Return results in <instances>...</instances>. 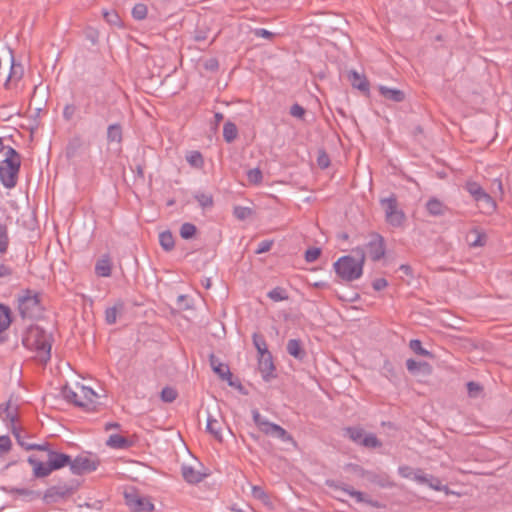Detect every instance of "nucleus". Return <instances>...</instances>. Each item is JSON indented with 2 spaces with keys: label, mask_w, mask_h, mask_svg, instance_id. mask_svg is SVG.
<instances>
[{
  "label": "nucleus",
  "mask_w": 512,
  "mask_h": 512,
  "mask_svg": "<svg viewBox=\"0 0 512 512\" xmlns=\"http://www.w3.org/2000/svg\"><path fill=\"white\" fill-rule=\"evenodd\" d=\"M41 451L46 452L45 460L37 459L35 456H29L27 461L33 467V475L36 478L49 476L53 471L69 466L71 456L57 452L50 448L47 442V448Z\"/></svg>",
  "instance_id": "f257e3e1"
},
{
  "label": "nucleus",
  "mask_w": 512,
  "mask_h": 512,
  "mask_svg": "<svg viewBox=\"0 0 512 512\" xmlns=\"http://www.w3.org/2000/svg\"><path fill=\"white\" fill-rule=\"evenodd\" d=\"M353 252L358 259L350 255L340 257L334 264V270L343 281L352 282L359 279L363 274L366 252L364 247H356Z\"/></svg>",
  "instance_id": "f03ea898"
},
{
  "label": "nucleus",
  "mask_w": 512,
  "mask_h": 512,
  "mask_svg": "<svg viewBox=\"0 0 512 512\" xmlns=\"http://www.w3.org/2000/svg\"><path fill=\"white\" fill-rule=\"evenodd\" d=\"M79 388L80 393L66 385L62 388L61 394L67 402L73 403L81 408H86L87 410L93 409L96 404V399L98 398L97 393L87 386L82 385Z\"/></svg>",
  "instance_id": "7ed1b4c3"
},
{
  "label": "nucleus",
  "mask_w": 512,
  "mask_h": 512,
  "mask_svg": "<svg viewBox=\"0 0 512 512\" xmlns=\"http://www.w3.org/2000/svg\"><path fill=\"white\" fill-rule=\"evenodd\" d=\"M18 310L22 318H33L41 312L39 294L26 289L18 296Z\"/></svg>",
  "instance_id": "20e7f679"
},
{
  "label": "nucleus",
  "mask_w": 512,
  "mask_h": 512,
  "mask_svg": "<svg viewBox=\"0 0 512 512\" xmlns=\"http://www.w3.org/2000/svg\"><path fill=\"white\" fill-rule=\"evenodd\" d=\"M380 203L384 209L387 223L393 227H400L405 221V214L398 207L396 195L391 194L389 197L381 199Z\"/></svg>",
  "instance_id": "39448f33"
},
{
  "label": "nucleus",
  "mask_w": 512,
  "mask_h": 512,
  "mask_svg": "<svg viewBox=\"0 0 512 512\" xmlns=\"http://www.w3.org/2000/svg\"><path fill=\"white\" fill-rule=\"evenodd\" d=\"M20 167L19 162H0V181L5 188L12 189L17 185Z\"/></svg>",
  "instance_id": "423d86ee"
},
{
  "label": "nucleus",
  "mask_w": 512,
  "mask_h": 512,
  "mask_svg": "<svg viewBox=\"0 0 512 512\" xmlns=\"http://www.w3.org/2000/svg\"><path fill=\"white\" fill-rule=\"evenodd\" d=\"M77 489V484L72 482L71 484L64 483L59 485H54L49 487L44 495L43 500L46 503H54L59 501L60 499H63L67 496H70L74 493V491Z\"/></svg>",
  "instance_id": "0eeeda50"
},
{
  "label": "nucleus",
  "mask_w": 512,
  "mask_h": 512,
  "mask_svg": "<svg viewBox=\"0 0 512 512\" xmlns=\"http://www.w3.org/2000/svg\"><path fill=\"white\" fill-rule=\"evenodd\" d=\"M367 250L369 258L377 262L381 260L386 253V245L383 236L378 233H371L369 235V241L365 245L364 250Z\"/></svg>",
  "instance_id": "6e6552de"
},
{
  "label": "nucleus",
  "mask_w": 512,
  "mask_h": 512,
  "mask_svg": "<svg viewBox=\"0 0 512 512\" xmlns=\"http://www.w3.org/2000/svg\"><path fill=\"white\" fill-rule=\"evenodd\" d=\"M99 465V461L88 456L78 455L74 459L71 458L69 468L72 474L82 475L95 471Z\"/></svg>",
  "instance_id": "1a4fd4ad"
},
{
  "label": "nucleus",
  "mask_w": 512,
  "mask_h": 512,
  "mask_svg": "<svg viewBox=\"0 0 512 512\" xmlns=\"http://www.w3.org/2000/svg\"><path fill=\"white\" fill-rule=\"evenodd\" d=\"M126 504L136 512H151L154 504L147 497H142L135 492L125 493Z\"/></svg>",
  "instance_id": "9d476101"
},
{
  "label": "nucleus",
  "mask_w": 512,
  "mask_h": 512,
  "mask_svg": "<svg viewBox=\"0 0 512 512\" xmlns=\"http://www.w3.org/2000/svg\"><path fill=\"white\" fill-rule=\"evenodd\" d=\"M414 480L419 484L429 486L435 491H444L446 494L449 493L448 487L443 485L439 478L426 474L421 469H416L414 472Z\"/></svg>",
  "instance_id": "9b49d317"
},
{
  "label": "nucleus",
  "mask_w": 512,
  "mask_h": 512,
  "mask_svg": "<svg viewBox=\"0 0 512 512\" xmlns=\"http://www.w3.org/2000/svg\"><path fill=\"white\" fill-rule=\"evenodd\" d=\"M209 362L212 370L222 379L228 381L230 386H235V383L232 381V373L230 372L229 367L226 364L220 362L219 358H217L214 354H211L209 357Z\"/></svg>",
  "instance_id": "f8f14e48"
},
{
  "label": "nucleus",
  "mask_w": 512,
  "mask_h": 512,
  "mask_svg": "<svg viewBox=\"0 0 512 512\" xmlns=\"http://www.w3.org/2000/svg\"><path fill=\"white\" fill-rule=\"evenodd\" d=\"M42 340H48L45 332L39 327L30 328L27 335L23 338L22 343L25 347L32 349L39 345Z\"/></svg>",
  "instance_id": "ddd939ff"
},
{
  "label": "nucleus",
  "mask_w": 512,
  "mask_h": 512,
  "mask_svg": "<svg viewBox=\"0 0 512 512\" xmlns=\"http://www.w3.org/2000/svg\"><path fill=\"white\" fill-rule=\"evenodd\" d=\"M258 368L264 380H268L275 370L273 358L270 352L258 355Z\"/></svg>",
  "instance_id": "4468645a"
},
{
  "label": "nucleus",
  "mask_w": 512,
  "mask_h": 512,
  "mask_svg": "<svg viewBox=\"0 0 512 512\" xmlns=\"http://www.w3.org/2000/svg\"><path fill=\"white\" fill-rule=\"evenodd\" d=\"M12 433L14 437L16 438L17 443L24 448L25 450H42L47 448V442L43 444H35L30 443L27 441V438H29L28 435H26L22 430L17 429L15 426L12 428Z\"/></svg>",
  "instance_id": "2eb2a0df"
},
{
  "label": "nucleus",
  "mask_w": 512,
  "mask_h": 512,
  "mask_svg": "<svg viewBox=\"0 0 512 512\" xmlns=\"http://www.w3.org/2000/svg\"><path fill=\"white\" fill-rule=\"evenodd\" d=\"M348 80L353 88L360 90L364 94L369 93L370 85L365 75L359 74L355 70H351L348 72Z\"/></svg>",
  "instance_id": "dca6fc26"
},
{
  "label": "nucleus",
  "mask_w": 512,
  "mask_h": 512,
  "mask_svg": "<svg viewBox=\"0 0 512 512\" xmlns=\"http://www.w3.org/2000/svg\"><path fill=\"white\" fill-rule=\"evenodd\" d=\"M289 355L299 361H303L307 357L302 341L300 339H290L286 346Z\"/></svg>",
  "instance_id": "f3484780"
},
{
  "label": "nucleus",
  "mask_w": 512,
  "mask_h": 512,
  "mask_svg": "<svg viewBox=\"0 0 512 512\" xmlns=\"http://www.w3.org/2000/svg\"><path fill=\"white\" fill-rule=\"evenodd\" d=\"M378 89L381 96H383L386 100L395 103H400L405 100V93L400 89L389 88L384 85H380Z\"/></svg>",
  "instance_id": "a211bd4d"
},
{
  "label": "nucleus",
  "mask_w": 512,
  "mask_h": 512,
  "mask_svg": "<svg viewBox=\"0 0 512 512\" xmlns=\"http://www.w3.org/2000/svg\"><path fill=\"white\" fill-rule=\"evenodd\" d=\"M266 435L275 437L280 439L283 442H294L293 437L289 434L283 427L278 424L270 423V425L265 429L264 432Z\"/></svg>",
  "instance_id": "6ab92c4d"
},
{
  "label": "nucleus",
  "mask_w": 512,
  "mask_h": 512,
  "mask_svg": "<svg viewBox=\"0 0 512 512\" xmlns=\"http://www.w3.org/2000/svg\"><path fill=\"white\" fill-rule=\"evenodd\" d=\"M181 474L184 480L189 484H197L201 482L204 478V474H201L199 471L195 470L192 466L182 465Z\"/></svg>",
  "instance_id": "aec40b11"
},
{
  "label": "nucleus",
  "mask_w": 512,
  "mask_h": 512,
  "mask_svg": "<svg viewBox=\"0 0 512 512\" xmlns=\"http://www.w3.org/2000/svg\"><path fill=\"white\" fill-rule=\"evenodd\" d=\"M106 445L113 449H128L132 446V441L120 434H112L106 441Z\"/></svg>",
  "instance_id": "412c9836"
},
{
  "label": "nucleus",
  "mask_w": 512,
  "mask_h": 512,
  "mask_svg": "<svg viewBox=\"0 0 512 512\" xmlns=\"http://www.w3.org/2000/svg\"><path fill=\"white\" fill-rule=\"evenodd\" d=\"M124 302L119 300L114 306L108 307L105 310V321L107 324L112 325L116 323L117 316L124 312Z\"/></svg>",
  "instance_id": "4be33fe9"
},
{
  "label": "nucleus",
  "mask_w": 512,
  "mask_h": 512,
  "mask_svg": "<svg viewBox=\"0 0 512 512\" xmlns=\"http://www.w3.org/2000/svg\"><path fill=\"white\" fill-rule=\"evenodd\" d=\"M112 264L108 255H104L95 264V273L99 277H109L111 275Z\"/></svg>",
  "instance_id": "5701e85b"
},
{
  "label": "nucleus",
  "mask_w": 512,
  "mask_h": 512,
  "mask_svg": "<svg viewBox=\"0 0 512 512\" xmlns=\"http://www.w3.org/2000/svg\"><path fill=\"white\" fill-rule=\"evenodd\" d=\"M31 350H35L37 353V358L40 362L46 363L50 360L51 357V344L49 340H42V342L32 348Z\"/></svg>",
  "instance_id": "b1692460"
},
{
  "label": "nucleus",
  "mask_w": 512,
  "mask_h": 512,
  "mask_svg": "<svg viewBox=\"0 0 512 512\" xmlns=\"http://www.w3.org/2000/svg\"><path fill=\"white\" fill-rule=\"evenodd\" d=\"M222 424L220 421L215 419L210 413L207 416L206 431L213 435L215 439L222 441Z\"/></svg>",
  "instance_id": "393cba45"
},
{
  "label": "nucleus",
  "mask_w": 512,
  "mask_h": 512,
  "mask_svg": "<svg viewBox=\"0 0 512 512\" xmlns=\"http://www.w3.org/2000/svg\"><path fill=\"white\" fill-rule=\"evenodd\" d=\"M469 245L471 247H482L486 243V234L478 228L470 230L468 236Z\"/></svg>",
  "instance_id": "a878e982"
},
{
  "label": "nucleus",
  "mask_w": 512,
  "mask_h": 512,
  "mask_svg": "<svg viewBox=\"0 0 512 512\" xmlns=\"http://www.w3.org/2000/svg\"><path fill=\"white\" fill-rule=\"evenodd\" d=\"M2 490L8 494H17L20 497L32 500L40 496L39 492L27 489V488H16V487H2Z\"/></svg>",
  "instance_id": "bb28decb"
},
{
  "label": "nucleus",
  "mask_w": 512,
  "mask_h": 512,
  "mask_svg": "<svg viewBox=\"0 0 512 512\" xmlns=\"http://www.w3.org/2000/svg\"><path fill=\"white\" fill-rule=\"evenodd\" d=\"M123 139L122 127L120 124H111L107 128V141L109 143L120 144Z\"/></svg>",
  "instance_id": "cd10ccee"
},
{
  "label": "nucleus",
  "mask_w": 512,
  "mask_h": 512,
  "mask_svg": "<svg viewBox=\"0 0 512 512\" xmlns=\"http://www.w3.org/2000/svg\"><path fill=\"white\" fill-rule=\"evenodd\" d=\"M426 209L432 216H441L447 209L446 206L437 198H431L426 203Z\"/></svg>",
  "instance_id": "c85d7f7f"
},
{
  "label": "nucleus",
  "mask_w": 512,
  "mask_h": 512,
  "mask_svg": "<svg viewBox=\"0 0 512 512\" xmlns=\"http://www.w3.org/2000/svg\"><path fill=\"white\" fill-rule=\"evenodd\" d=\"M4 413L6 414V418L14 426L15 422L18 420V404L13 402L12 397L5 403Z\"/></svg>",
  "instance_id": "c756f323"
},
{
  "label": "nucleus",
  "mask_w": 512,
  "mask_h": 512,
  "mask_svg": "<svg viewBox=\"0 0 512 512\" xmlns=\"http://www.w3.org/2000/svg\"><path fill=\"white\" fill-rule=\"evenodd\" d=\"M238 136L237 126L231 122L227 121L223 127V138L227 143H232Z\"/></svg>",
  "instance_id": "7c9ffc66"
},
{
  "label": "nucleus",
  "mask_w": 512,
  "mask_h": 512,
  "mask_svg": "<svg viewBox=\"0 0 512 512\" xmlns=\"http://www.w3.org/2000/svg\"><path fill=\"white\" fill-rule=\"evenodd\" d=\"M345 435L353 442L360 444L365 436L364 429L361 427H347L344 429Z\"/></svg>",
  "instance_id": "2f4dec72"
},
{
  "label": "nucleus",
  "mask_w": 512,
  "mask_h": 512,
  "mask_svg": "<svg viewBox=\"0 0 512 512\" xmlns=\"http://www.w3.org/2000/svg\"><path fill=\"white\" fill-rule=\"evenodd\" d=\"M103 17L105 21L110 24L111 26H115L118 28L123 27V22L119 16V14L115 10H103L102 11Z\"/></svg>",
  "instance_id": "473e14b6"
},
{
  "label": "nucleus",
  "mask_w": 512,
  "mask_h": 512,
  "mask_svg": "<svg viewBox=\"0 0 512 512\" xmlns=\"http://www.w3.org/2000/svg\"><path fill=\"white\" fill-rule=\"evenodd\" d=\"M159 243L165 251H171L174 248V237L170 231H163L159 234Z\"/></svg>",
  "instance_id": "72a5a7b5"
},
{
  "label": "nucleus",
  "mask_w": 512,
  "mask_h": 512,
  "mask_svg": "<svg viewBox=\"0 0 512 512\" xmlns=\"http://www.w3.org/2000/svg\"><path fill=\"white\" fill-rule=\"evenodd\" d=\"M252 341L258 355L269 352L266 340L263 335L254 333L252 336Z\"/></svg>",
  "instance_id": "f704fd0d"
},
{
  "label": "nucleus",
  "mask_w": 512,
  "mask_h": 512,
  "mask_svg": "<svg viewBox=\"0 0 512 512\" xmlns=\"http://www.w3.org/2000/svg\"><path fill=\"white\" fill-rule=\"evenodd\" d=\"M9 247V235L7 225L0 222V254H5Z\"/></svg>",
  "instance_id": "c9c22d12"
},
{
  "label": "nucleus",
  "mask_w": 512,
  "mask_h": 512,
  "mask_svg": "<svg viewBox=\"0 0 512 512\" xmlns=\"http://www.w3.org/2000/svg\"><path fill=\"white\" fill-rule=\"evenodd\" d=\"M131 13H132V17L135 20H137V21L144 20L148 16V7L144 3L138 2L132 8Z\"/></svg>",
  "instance_id": "e433bc0d"
},
{
  "label": "nucleus",
  "mask_w": 512,
  "mask_h": 512,
  "mask_svg": "<svg viewBox=\"0 0 512 512\" xmlns=\"http://www.w3.org/2000/svg\"><path fill=\"white\" fill-rule=\"evenodd\" d=\"M477 203L481 204L486 212H493L496 209V202L493 198L485 191L480 199H477Z\"/></svg>",
  "instance_id": "4c0bfd02"
},
{
  "label": "nucleus",
  "mask_w": 512,
  "mask_h": 512,
  "mask_svg": "<svg viewBox=\"0 0 512 512\" xmlns=\"http://www.w3.org/2000/svg\"><path fill=\"white\" fill-rule=\"evenodd\" d=\"M465 189L468 193L473 197L475 201L480 199L485 190L477 183V182H467L465 185Z\"/></svg>",
  "instance_id": "58836bf2"
},
{
  "label": "nucleus",
  "mask_w": 512,
  "mask_h": 512,
  "mask_svg": "<svg viewBox=\"0 0 512 512\" xmlns=\"http://www.w3.org/2000/svg\"><path fill=\"white\" fill-rule=\"evenodd\" d=\"M381 374L390 381H393L394 379L397 378V371L393 363L390 362L389 360L384 361L383 366L381 368Z\"/></svg>",
  "instance_id": "ea45409f"
},
{
  "label": "nucleus",
  "mask_w": 512,
  "mask_h": 512,
  "mask_svg": "<svg viewBox=\"0 0 512 512\" xmlns=\"http://www.w3.org/2000/svg\"><path fill=\"white\" fill-rule=\"evenodd\" d=\"M254 211L250 207L235 206L233 209V215L240 221H244L253 215Z\"/></svg>",
  "instance_id": "a19ab883"
},
{
  "label": "nucleus",
  "mask_w": 512,
  "mask_h": 512,
  "mask_svg": "<svg viewBox=\"0 0 512 512\" xmlns=\"http://www.w3.org/2000/svg\"><path fill=\"white\" fill-rule=\"evenodd\" d=\"M267 296L274 302L284 301L289 298L286 290L282 287H275L268 292Z\"/></svg>",
  "instance_id": "79ce46f5"
},
{
  "label": "nucleus",
  "mask_w": 512,
  "mask_h": 512,
  "mask_svg": "<svg viewBox=\"0 0 512 512\" xmlns=\"http://www.w3.org/2000/svg\"><path fill=\"white\" fill-rule=\"evenodd\" d=\"M409 348L414 353H416V354H418L420 356H425V357H431L432 356L431 352H429L427 349L422 347V343L418 339H412L409 342Z\"/></svg>",
  "instance_id": "37998d69"
},
{
  "label": "nucleus",
  "mask_w": 512,
  "mask_h": 512,
  "mask_svg": "<svg viewBox=\"0 0 512 512\" xmlns=\"http://www.w3.org/2000/svg\"><path fill=\"white\" fill-rule=\"evenodd\" d=\"M197 228L194 224L186 222L183 223L180 227V236L183 239H191L196 234Z\"/></svg>",
  "instance_id": "c03bdc74"
},
{
  "label": "nucleus",
  "mask_w": 512,
  "mask_h": 512,
  "mask_svg": "<svg viewBox=\"0 0 512 512\" xmlns=\"http://www.w3.org/2000/svg\"><path fill=\"white\" fill-rule=\"evenodd\" d=\"M187 162L196 168H201L204 164L203 156L199 151H192L186 157Z\"/></svg>",
  "instance_id": "a18cd8bd"
},
{
  "label": "nucleus",
  "mask_w": 512,
  "mask_h": 512,
  "mask_svg": "<svg viewBox=\"0 0 512 512\" xmlns=\"http://www.w3.org/2000/svg\"><path fill=\"white\" fill-rule=\"evenodd\" d=\"M252 417L254 423L264 433L265 429H267L271 422L264 418L257 409L252 410Z\"/></svg>",
  "instance_id": "49530a36"
},
{
  "label": "nucleus",
  "mask_w": 512,
  "mask_h": 512,
  "mask_svg": "<svg viewBox=\"0 0 512 512\" xmlns=\"http://www.w3.org/2000/svg\"><path fill=\"white\" fill-rule=\"evenodd\" d=\"M361 445L367 448H379L382 443L375 434L370 433L364 436Z\"/></svg>",
  "instance_id": "de8ad7c7"
},
{
  "label": "nucleus",
  "mask_w": 512,
  "mask_h": 512,
  "mask_svg": "<svg viewBox=\"0 0 512 512\" xmlns=\"http://www.w3.org/2000/svg\"><path fill=\"white\" fill-rule=\"evenodd\" d=\"M247 179L250 184L259 185L263 179L262 171L259 168H253L248 170Z\"/></svg>",
  "instance_id": "09e8293b"
},
{
  "label": "nucleus",
  "mask_w": 512,
  "mask_h": 512,
  "mask_svg": "<svg viewBox=\"0 0 512 512\" xmlns=\"http://www.w3.org/2000/svg\"><path fill=\"white\" fill-rule=\"evenodd\" d=\"M161 400L165 403H172L176 400L178 393L172 387H164L161 391Z\"/></svg>",
  "instance_id": "8fccbe9b"
},
{
  "label": "nucleus",
  "mask_w": 512,
  "mask_h": 512,
  "mask_svg": "<svg viewBox=\"0 0 512 512\" xmlns=\"http://www.w3.org/2000/svg\"><path fill=\"white\" fill-rule=\"evenodd\" d=\"M195 199L203 209L212 207L214 203L211 194L197 193L195 194Z\"/></svg>",
  "instance_id": "3c124183"
},
{
  "label": "nucleus",
  "mask_w": 512,
  "mask_h": 512,
  "mask_svg": "<svg viewBox=\"0 0 512 512\" xmlns=\"http://www.w3.org/2000/svg\"><path fill=\"white\" fill-rule=\"evenodd\" d=\"M6 152H5V159L2 160L1 162L2 163H6L11 161L13 163H17L19 162V165H21V157H20V154L12 147H5Z\"/></svg>",
  "instance_id": "603ef678"
},
{
  "label": "nucleus",
  "mask_w": 512,
  "mask_h": 512,
  "mask_svg": "<svg viewBox=\"0 0 512 512\" xmlns=\"http://www.w3.org/2000/svg\"><path fill=\"white\" fill-rule=\"evenodd\" d=\"M406 367H407V370L412 373V374H415L416 372H418L422 367H429V364L426 363V362H418L412 358L408 359L406 361Z\"/></svg>",
  "instance_id": "864d4df0"
},
{
  "label": "nucleus",
  "mask_w": 512,
  "mask_h": 512,
  "mask_svg": "<svg viewBox=\"0 0 512 512\" xmlns=\"http://www.w3.org/2000/svg\"><path fill=\"white\" fill-rule=\"evenodd\" d=\"M81 147V140L79 138L72 139L66 148L68 157H74L77 154L78 149Z\"/></svg>",
  "instance_id": "5fc2aeb1"
},
{
  "label": "nucleus",
  "mask_w": 512,
  "mask_h": 512,
  "mask_svg": "<svg viewBox=\"0 0 512 512\" xmlns=\"http://www.w3.org/2000/svg\"><path fill=\"white\" fill-rule=\"evenodd\" d=\"M482 391V386L474 381H470L467 383V392L469 397L477 398Z\"/></svg>",
  "instance_id": "6e6d98bb"
},
{
  "label": "nucleus",
  "mask_w": 512,
  "mask_h": 512,
  "mask_svg": "<svg viewBox=\"0 0 512 512\" xmlns=\"http://www.w3.org/2000/svg\"><path fill=\"white\" fill-rule=\"evenodd\" d=\"M321 254V249L318 247H312L306 250L305 252V260L308 263H312L316 261Z\"/></svg>",
  "instance_id": "4d7b16f0"
},
{
  "label": "nucleus",
  "mask_w": 512,
  "mask_h": 512,
  "mask_svg": "<svg viewBox=\"0 0 512 512\" xmlns=\"http://www.w3.org/2000/svg\"><path fill=\"white\" fill-rule=\"evenodd\" d=\"M305 113L306 110L298 103H295L290 107V115L295 118L303 119Z\"/></svg>",
  "instance_id": "13d9d810"
},
{
  "label": "nucleus",
  "mask_w": 512,
  "mask_h": 512,
  "mask_svg": "<svg viewBox=\"0 0 512 512\" xmlns=\"http://www.w3.org/2000/svg\"><path fill=\"white\" fill-rule=\"evenodd\" d=\"M317 164L322 169H325L330 165V158L324 150L319 151Z\"/></svg>",
  "instance_id": "bf43d9fd"
},
{
  "label": "nucleus",
  "mask_w": 512,
  "mask_h": 512,
  "mask_svg": "<svg viewBox=\"0 0 512 512\" xmlns=\"http://www.w3.org/2000/svg\"><path fill=\"white\" fill-rule=\"evenodd\" d=\"M12 442L9 436H0V456L11 450Z\"/></svg>",
  "instance_id": "052dcab7"
},
{
  "label": "nucleus",
  "mask_w": 512,
  "mask_h": 512,
  "mask_svg": "<svg viewBox=\"0 0 512 512\" xmlns=\"http://www.w3.org/2000/svg\"><path fill=\"white\" fill-rule=\"evenodd\" d=\"M273 245L272 240H263L258 244L257 249L255 250L256 254H262L268 252Z\"/></svg>",
  "instance_id": "680f3d73"
},
{
  "label": "nucleus",
  "mask_w": 512,
  "mask_h": 512,
  "mask_svg": "<svg viewBox=\"0 0 512 512\" xmlns=\"http://www.w3.org/2000/svg\"><path fill=\"white\" fill-rule=\"evenodd\" d=\"M416 470H413L411 467L409 466H400L398 468V472L399 474L404 477V478H413L414 479V472Z\"/></svg>",
  "instance_id": "e2e57ef3"
},
{
  "label": "nucleus",
  "mask_w": 512,
  "mask_h": 512,
  "mask_svg": "<svg viewBox=\"0 0 512 512\" xmlns=\"http://www.w3.org/2000/svg\"><path fill=\"white\" fill-rule=\"evenodd\" d=\"M388 286V282L385 278H377L372 282V287L375 291H381Z\"/></svg>",
  "instance_id": "0e129e2a"
},
{
  "label": "nucleus",
  "mask_w": 512,
  "mask_h": 512,
  "mask_svg": "<svg viewBox=\"0 0 512 512\" xmlns=\"http://www.w3.org/2000/svg\"><path fill=\"white\" fill-rule=\"evenodd\" d=\"M204 68L209 71H216L219 68V62L216 58H209L205 61Z\"/></svg>",
  "instance_id": "69168bd1"
},
{
  "label": "nucleus",
  "mask_w": 512,
  "mask_h": 512,
  "mask_svg": "<svg viewBox=\"0 0 512 512\" xmlns=\"http://www.w3.org/2000/svg\"><path fill=\"white\" fill-rule=\"evenodd\" d=\"M252 495L254 498L256 499H259V500H266L268 498L267 494L265 493V491L259 487V486H254L252 488Z\"/></svg>",
  "instance_id": "338daca9"
},
{
  "label": "nucleus",
  "mask_w": 512,
  "mask_h": 512,
  "mask_svg": "<svg viewBox=\"0 0 512 512\" xmlns=\"http://www.w3.org/2000/svg\"><path fill=\"white\" fill-rule=\"evenodd\" d=\"M344 491L349 494L351 497L355 498L357 502H363L364 501V493L360 491H356L354 489H344Z\"/></svg>",
  "instance_id": "774afa93"
}]
</instances>
